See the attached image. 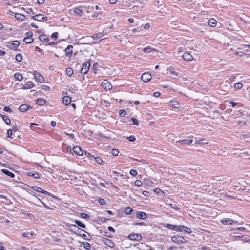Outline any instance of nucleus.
<instances>
[{"label": "nucleus", "mask_w": 250, "mask_h": 250, "mask_svg": "<svg viewBox=\"0 0 250 250\" xmlns=\"http://www.w3.org/2000/svg\"><path fill=\"white\" fill-rule=\"evenodd\" d=\"M171 241L177 244H183L186 241L185 240L184 237L182 236L175 235L171 237Z\"/></svg>", "instance_id": "obj_2"}, {"label": "nucleus", "mask_w": 250, "mask_h": 250, "mask_svg": "<svg viewBox=\"0 0 250 250\" xmlns=\"http://www.w3.org/2000/svg\"><path fill=\"white\" fill-rule=\"evenodd\" d=\"M94 159H95L96 162L99 164H101L103 163V160L100 157H95V158H94Z\"/></svg>", "instance_id": "obj_46"}, {"label": "nucleus", "mask_w": 250, "mask_h": 250, "mask_svg": "<svg viewBox=\"0 0 250 250\" xmlns=\"http://www.w3.org/2000/svg\"><path fill=\"white\" fill-rule=\"evenodd\" d=\"M66 75L69 77H71L73 74V71L71 68H67L66 70Z\"/></svg>", "instance_id": "obj_36"}, {"label": "nucleus", "mask_w": 250, "mask_h": 250, "mask_svg": "<svg viewBox=\"0 0 250 250\" xmlns=\"http://www.w3.org/2000/svg\"><path fill=\"white\" fill-rule=\"evenodd\" d=\"M34 87V84L31 81H28L25 83L24 86L22 87L24 89H31Z\"/></svg>", "instance_id": "obj_17"}, {"label": "nucleus", "mask_w": 250, "mask_h": 250, "mask_svg": "<svg viewBox=\"0 0 250 250\" xmlns=\"http://www.w3.org/2000/svg\"><path fill=\"white\" fill-rule=\"evenodd\" d=\"M29 108V106L28 105L24 104L21 105L19 107V110L21 112H24L26 111Z\"/></svg>", "instance_id": "obj_20"}, {"label": "nucleus", "mask_w": 250, "mask_h": 250, "mask_svg": "<svg viewBox=\"0 0 250 250\" xmlns=\"http://www.w3.org/2000/svg\"><path fill=\"white\" fill-rule=\"evenodd\" d=\"M183 230H184V231L185 232H186L187 233H190L191 232L189 228H188V227H185V226Z\"/></svg>", "instance_id": "obj_56"}, {"label": "nucleus", "mask_w": 250, "mask_h": 250, "mask_svg": "<svg viewBox=\"0 0 250 250\" xmlns=\"http://www.w3.org/2000/svg\"><path fill=\"white\" fill-rule=\"evenodd\" d=\"M104 35L102 33H98L97 34H95L92 37H89L90 39H92L93 40L95 39H99L103 37Z\"/></svg>", "instance_id": "obj_21"}, {"label": "nucleus", "mask_w": 250, "mask_h": 250, "mask_svg": "<svg viewBox=\"0 0 250 250\" xmlns=\"http://www.w3.org/2000/svg\"><path fill=\"white\" fill-rule=\"evenodd\" d=\"M20 42L18 41L15 40L12 42L11 45L13 48H15L18 47L20 45Z\"/></svg>", "instance_id": "obj_37"}, {"label": "nucleus", "mask_w": 250, "mask_h": 250, "mask_svg": "<svg viewBox=\"0 0 250 250\" xmlns=\"http://www.w3.org/2000/svg\"><path fill=\"white\" fill-rule=\"evenodd\" d=\"M26 173L29 176L33 177L35 179H39L40 178V174L37 172L29 171H27Z\"/></svg>", "instance_id": "obj_15"}, {"label": "nucleus", "mask_w": 250, "mask_h": 250, "mask_svg": "<svg viewBox=\"0 0 250 250\" xmlns=\"http://www.w3.org/2000/svg\"><path fill=\"white\" fill-rule=\"evenodd\" d=\"M128 237L130 240L136 241L141 240L142 238L141 234H130Z\"/></svg>", "instance_id": "obj_9"}, {"label": "nucleus", "mask_w": 250, "mask_h": 250, "mask_svg": "<svg viewBox=\"0 0 250 250\" xmlns=\"http://www.w3.org/2000/svg\"><path fill=\"white\" fill-rule=\"evenodd\" d=\"M131 120H132L134 125H138V121H137V120L136 119L132 118L131 119Z\"/></svg>", "instance_id": "obj_58"}, {"label": "nucleus", "mask_w": 250, "mask_h": 250, "mask_svg": "<svg viewBox=\"0 0 250 250\" xmlns=\"http://www.w3.org/2000/svg\"><path fill=\"white\" fill-rule=\"evenodd\" d=\"M135 185L137 186H141L142 185V182L141 181L137 180L135 181Z\"/></svg>", "instance_id": "obj_54"}, {"label": "nucleus", "mask_w": 250, "mask_h": 250, "mask_svg": "<svg viewBox=\"0 0 250 250\" xmlns=\"http://www.w3.org/2000/svg\"><path fill=\"white\" fill-rule=\"evenodd\" d=\"M14 78L18 81H21L22 80V76L21 74L19 73H16L14 75Z\"/></svg>", "instance_id": "obj_35"}, {"label": "nucleus", "mask_w": 250, "mask_h": 250, "mask_svg": "<svg viewBox=\"0 0 250 250\" xmlns=\"http://www.w3.org/2000/svg\"><path fill=\"white\" fill-rule=\"evenodd\" d=\"M195 143L196 144H207L208 143L207 142H206V140H205L204 139H202L196 141Z\"/></svg>", "instance_id": "obj_43"}, {"label": "nucleus", "mask_w": 250, "mask_h": 250, "mask_svg": "<svg viewBox=\"0 0 250 250\" xmlns=\"http://www.w3.org/2000/svg\"><path fill=\"white\" fill-rule=\"evenodd\" d=\"M84 8L83 7H81V6H80V7H76L74 9V13L75 14L78 16H82L83 13V12H84Z\"/></svg>", "instance_id": "obj_8"}, {"label": "nucleus", "mask_w": 250, "mask_h": 250, "mask_svg": "<svg viewBox=\"0 0 250 250\" xmlns=\"http://www.w3.org/2000/svg\"><path fill=\"white\" fill-rule=\"evenodd\" d=\"M127 139L130 142H133L136 139L134 136H130L127 137Z\"/></svg>", "instance_id": "obj_53"}, {"label": "nucleus", "mask_w": 250, "mask_h": 250, "mask_svg": "<svg viewBox=\"0 0 250 250\" xmlns=\"http://www.w3.org/2000/svg\"><path fill=\"white\" fill-rule=\"evenodd\" d=\"M239 156L241 157H244L246 159H249L250 158L248 157L249 155L247 153V152H243L240 154Z\"/></svg>", "instance_id": "obj_44"}, {"label": "nucleus", "mask_w": 250, "mask_h": 250, "mask_svg": "<svg viewBox=\"0 0 250 250\" xmlns=\"http://www.w3.org/2000/svg\"><path fill=\"white\" fill-rule=\"evenodd\" d=\"M34 76L35 77L36 80L40 83H42L44 81L43 77L40 75V74L37 71L34 72Z\"/></svg>", "instance_id": "obj_11"}, {"label": "nucleus", "mask_w": 250, "mask_h": 250, "mask_svg": "<svg viewBox=\"0 0 250 250\" xmlns=\"http://www.w3.org/2000/svg\"><path fill=\"white\" fill-rule=\"evenodd\" d=\"M119 151L118 149H112V154L115 156H116L118 155L119 154Z\"/></svg>", "instance_id": "obj_48"}, {"label": "nucleus", "mask_w": 250, "mask_h": 250, "mask_svg": "<svg viewBox=\"0 0 250 250\" xmlns=\"http://www.w3.org/2000/svg\"><path fill=\"white\" fill-rule=\"evenodd\" d=\"M80 215L82 218L84 219H88L89 217V215L85 213H81Z\"/></svg>", "instance_id": "obj_47"}, {"label": "nucleus", "mask_w": 250, "mask_h": 250, "mask_svg": "<svg viewBox=\"0 0 250 250\" xmlns=\"http://www.w3.org/2000/svg\"><path fill=\"white\" fill-rule=\"evenodd\" d=\"M2 118L6 124L9 125L10 124L11 121L8 116L6 115H2Z\"/></svg>", "instance_id": "obj_32"}, {"label": "nucleus", "mask_w": 250, "mask_h": 250, "mask_svg": "<svg viewBox=\"0 0 250 250\" xmlns=\"http://www.w3.org/2000/svg\"><path fill=\"white\" fill-rule=\"evenodd\" d=\"M185 226H177L175 225V228L174 230L177 231H182L183 229H184Z\"/></svg>", "instance_id": "obj_31"}, {"label": "nucleus", "mask_w": 250, "mask_h": 250, "mask_svg": "<svg viewBox=\"0 0 250 250\" xmlns=\"http://www.w3.org/2000/svg\"><path fill=\"white\" fill-rule=\"evenodd\" d=\"M192 140H181L178 142L183 144H190L192 142Z\"/></svg>", "instance_id": "obj_33"}, {"label": "nucleus", "mask_w": 250, "mask_h": 250, "mask_svg": "<svg viewBox=\"0 0 250 250\" xmlns=\"http://www.w3.org/2000/svg\"><path fill=\"white\" fill-rule=\"evenodd\" d=\"M39 40L44 42H46L48 41L49 39L45 35H40L39 37Z\"/></svg>", "instance_id": "obj_26"}, {"label": "nucleus", "mask_w": 250, "mask_h": 250, "mask_svg": "<svg viewBox=\"0 0 250 250\" xmlns=\"http://www.w3.org/2000/svg\"><path fill=\"white\" fill-rule=\"evenodd\" d=\"M243 84L241 83L238 82L235 83L234 87L237 90H240L242 88Z\"/></svg>", "instance_id": "obj_34"}, {"label": "nucleus", "mask_w": 250, "mask_h": 250, "mask_svg": "<svg viewBox=\"0 0 250 250\" xmlns=\"http://www.w3.org/2000/svg\"><path fill=\"white\" fill-rule=\"evenodd\" d=\"M126 114V112L123 110V109H121L119 111V115L121 117H124Z\"/></svg>", "instance_id": "obj_49"}, {"label": "nucleus", "mask_w": 250, "mask_h": 250, "mask_svg": "<svg viewBox=\"0 0 250 250\" xmlns=\"http://www.w3.org/2000/svg\"><path fill=\"white\" fill-rule=\"evenodd\" d=\"M136 217L141 219H145L147 218L146 214L143 211H137L136 213Z\"/></svg>", "instance_id": "obj_13"}, {"label": "nucleus", "mask_w": 250, "mask_h": 250, "mask_svg": "<svg viewBox=\"0 0 250 250\" xmlns=\"http://www.w3.org/2000/svg\"><path fill=\"white\" fill-rule=\"evenodd\" d=\"M7 137L8 138H13V137H12V130L11 129H8L7 130Z\"/></svg>", "instance_id": "obj_52"}, {"label": "nucleus", "mask_w": 250, "mask_h": 250, "mask_svg": "<svg viewBox=\"0 0 250 250\" xmlns=\"http://www.w3.org/2000/svg\"><path fill=\"white\" fill-rule=\"evenodd\" d=\"M62 101L63 104L67 105L71 102V99L70 97L66 96L63 97Z\"/></svg>", "instance_id": "obj_19"}, {"label": "nucleus", "mask_w": 250, "mask_h": 250, "mask_svg": "<svg viewBox=\"0 0 250 250\" xmlns=\"http://www.w3.org/2000/svg\"><path fill=\"white\" fill-rule=\"evenodd\" d=\"M99 203L100 205H105L106 203V202L105 201L104 199H103V198H101L99 200Z\"/></svg>", "instance_id": "obj_50"}, {"label": "nucleus", "mask_w": 250, "mask_h": 250, "mask_svg": "<svg viewBox=\"0 0 250 250\" xmlns=\"http://www.w3.org/2000/svg\"><path fill=\"white\" fill-rule=\"evenodd\" d=\"M167 73L170 74L172 76H173V78L175 79L177 77L179 76V74L178 72L174 71V68L173 67H170L168 68L167 70Z\"/></svg>", "instance_id": "obj_5"}, {"label": "nucleus", "mask_w": 250, "mask_h": 250, "mask_svg": "<svg viewBox=\"0 0 250 250\" xmlns=\"http://www.w3.org/2000/svg\"><path fill=\"white\" fill-rule=\"evenodd\" d=\"M170 105L175 108H179V103L177 101H171L169 103Z\"/></svg>", "instance_id": "obj_25"}, {"label": "nucleus", "mask_w": 250, "mask_h": 250, "mask_svg": "<svg viewBox=\"0 0 250 250\" xmlns=\"http://www.w3.org/2000/svg\"><path fill=\"white\" fill-rule=\"evenodd\" d=\"M236 78V75H232L229 78V80L231 81H234L235 79Z\"/></svg>", "instance_id": "obj_64"}, {"label": "nucleus", "mask_w": 250, "mask_h": 250, "mask_svg": "<svg viewBox=\"0 0 250 250\" xmlns=\"http://www.w3.org/2000/svg\"><path fill=\"white\" fill-rule=\"evenodd\" d=\"M29 235L32 236L33 234L32 233H29V232H24L22 234L23 237H27V238H29Z\"/></svg>", "instance_id": "obj_51"}, {"label": "nucleus", "mask_w": 250, "mask_h": 250, "mask_svg": "<svg viewBox=\"0 0 250 250\" xmlns=\"http://www.w3.org/2000/svg\"><path fill=\"white\" fill-rule=\"evenodd\" d=\"M90 66V62L88 61L85 62L81 69V74H85L87 73L89 70Z\"/></svg>", "instance_id": "obj_3"}, {"label": "nucleus", "mask_w": 250, "mask_h": 250, "mask_svg": "<svg viewBox=\"0 0 250 250\" xmlns=\"http://www.w3.org/2000/svg\"><path fill=\"white\" fill-rule=\"evenodd\" d=\"M3 110L6 112H11V109L9 106H5L3 108Z\"/></svg>", "instance_id": "obj_59"}, {"label": "nucleus", "mask_w": 250, "mask_h": 250, "mask_svg": "<svg viewBox=\"0 0 250 250\" xmlns=\"http://www.w3.org/2000/svg\"><path fill=\"white\" fill-rule=\"evenodd\" d=\"M104 243L110 248H113L115 246L114 243L110 239L105 238L104 241Z\"/></svg>", "instance_id": "obj_16"}, {"label": "nucleus", "mask_w": 250, "mask_h": 250, "mask_svg": "<svg viewBox=\"0 0 250 250\" xmlns=\"http://www.w3.org/2000/svg\"><path fill=\"white\" fill-rule=\"evenodd\" d=\"M234 222V221L233 220H232L231 219H229V218H227V219L224 218L221 220V223L223 224L231 225Z\"/></svg>", "instance_id": "obj_18"}, {"label": "nucleus", "mask_w": 250, "mask_h": 250, "mask_svg": "<svg viewBox=\"0 0 250 250\" xmlns=\"http://www.w3.org/2000/svg\"><path fill=\"white\" fill-rule=\"evenodd\" d=\"M75 223L78 225V226H79L80 227H82V228H85V224L82 223L81 221H80L79 220H76L75 221Z\"/></svg>", "instance_id": "obj_40"}, {"label": "nucleus", "mask_w": 250, "mask_h": 250, "mask_svg": "<svg viewBox=\"0 0 250 250\" xmlns=\"http://www.w3.org/2000/svg\"><path fill=\"white\" fill-rule=\"evenodd\" d=\"M32 188L34 190H35V191H36L37 192H41V190L42 189L40 188L36 187V186L33 187Z\"/></svg>", "instance_id": "obj_57"}, {"label": "nucleus", "mask_w": 250, "mask_h": 250, "mask_svg": "<svg viewBox=\"0 0 250 250\" xmlns=\"http://www.w3.org/2000/svg\"><path fill=\"white\" fill-rule=\"evenodd\" d=\"M41 192L43 193V194H46V195H48L49 196H50L52 198H56V196L53 195V194H52L51 193L47 192V191L45 190H43V189H42L41 190Z\"/></svg>", "instance_id": "obj_38"}, {"label": "nucleus", "mask_w": 250, "mask_h": 250, "mask_svg": "<svg viewBox=\"0 0 250 250\" xmlns=\"http://www.w3.org/2000/svg\"><path fill=\"white\" fill-rule=\"evenodd\" d=\"M72 49L73 46L71 45H69L64 50L65 54L66 55H68L71 54L72 53Z\"/></svg>", "instance_id": "obj_22"}, {"label": "nucleus", "mask_w": 250, "mask_h": 250, "mask_svg": "<svg viewBox=\"0 0 250 250\" xmlns=\"http://www.w3.org/2000/svg\"><path fill=\"white\" fill-rule=\"evenodd\" d=\"M171 208L175 209L177 210H179L180 209V208L178 207L176 205H172L171 204Z\"/></svg>", "instance_id": "obj_62"}, {"label": "nucleus", "mask_w": 250, "mask_h": 250, "mask_svg": "<svg viewBox=\"0 0 250 250\" xmlns=\"http://www.w3.org/2000/svg\"><path fill=\"white\" fill-rule=\"evenodd\" d=\"M2 172L4 173L5 174L7 175L8 176H10L11 178H13L15 176V175L14 173H12L11 172L9 171L7 169H3L1 170Z\"/></svg>", "instance_id": "obj_23"}, {"label": "nucleus", "mask_w": 250, "mask_h": 250, "mask_svg": "<svg viewBox=\"0 0 250 250\" xmlns=\"http://www.w3.org/2000/svg\"><path fill=\"white\" fill-rule=\"evenodd\" d=\"M33 41H34L33 39L31 37H25L23 39V41L26 43H28V44L32 43L33 42Z\"/></svg>", "instance_id": "obj_28"}, {"label": "nucleus", "mask_w": 250, "mask_h": 250, "mask_svg": "<svg viewBox=\"0 0 250 250\" xmlns=\"http://www.w3.org/2000/svg\"><path fill=\"white\" fill-rule=\"evenodd\" d=\"M45 103V100L43 99H38L36 100V104L38 105H42Z\"/></svg>", "instance_id": "obj_29"}, {"label": "nucleus", "mask_w": 250, "mask_h": 250, "mask_svg": "<svg viewBox=\"0 0 250 250\" xmlns=\"http://www.w3.org/2000/svg\"><path fill=\"white\" fill-rule=\"evenodd\" d=\"M132 211L133 210L130 207H126L125 208V212L126 214L129 215L132 213Z\"/></svg>", "instance_id": "obj_39"}, {"label": "nucleus", "mask_w": 250, "mask_h": 250, "mask_svg": "<svg viewBox=\"0 0 250 250\" xmlns=\"http://www.w3.org/2000/svg\"><path fill=\"white\" fill-rule=\"evenodd\" d=\"M130 174L131 175H132V176H135V175H137V171H136V170H134V169H131V170H130Z\"/></svg>", "instance_id": "obj_55"}, {"label": "nucleus", "mask_w": 250, "mask_h": 250, "mask_svg": "<svg viewBox=\"0 0 250 250\" xmlns=\"http://www.w3.org/2000/svg\"><path fill=\"white\" fill-rule=\"evenodd\" d=\"M151 79V75L149 72H147L144 73L141 76V79L142 81L146 83L149 82Z\"/></svg>", "instance_id": "obj_6"}, {"label": "nucleus", "mask_w": 250, "mask_h": 250, "mask_svg": "<svg viewBox=\"0 0 250 250\" xmlns=\"http://www.w3.org/2000/svg\"><path fill=\"white\" fill-rule=\"evenodd\" d=\"M33 19L35 20L40 21H44L47 20V17L46 16H44V15L42 14H38L36 15H35L33 17Z\"/></svg>", "instance_id": "obj_7"}, {"label": "nucleus", "mask_w": 250, "mask_h": 250, "mask_svg": "<svg viewBox=\"0 0 250 250\" xmlns=\"http://www.w3.org/2000/svg\"><path fill=\"white\" fill-rule=\"evenodd\" d=\"M247 183L242 178L238 180L237 182L235 183L234 185V189L237 190H245L246 187Z\"/></svg>", "instance_id": "obj_1"}, {"label": "nucleus", "mask_w": 250, "mask_h": 250, "mask_svg": "<svg viewBox=\"0 0 250 250\" xmlns=\"http://www.w3.org/2000/svg\"><path fill=\"white\" fill-rule=\"evenodd\" d=\"M236 229L239 231H245L246 229L243 227H239L236 228Z\"/></svg>", "instance_id": "obj_60"}, {"label": "nucleus", "mask_w": 250, "mask_h": 250, "mask_svg": "<svg viewBox=\"0 0 250 250\" xmlns=\"http://www.w3.org/2000/svg\"><path fill=\"white\" fill-rule=\"evenodd\" d=\"M73 151L76 155L79 156H82L83 154L81 148L78 146H76L73 148Z\"/></svg>", "instance_id": "obj_10"}, {"label": "nucleus", "mask_w": 250, "mask_h": 250, "mask_svg": "<svg viewBox=\"0 0 250 250\" xmlns=\"http://www.w3.org/2000/svg\"><path fill=\"white\" fill-rule=\"evenodd\" d=\"M142 51L144 53H150V52H151L152 51H157L155 49L152 48H151L150 47H147L144 48L142 49Z\"/></svg>", "instance_id": "obj_27"}, {"label": "nucleus", "mask_w": 250, "mask_h": 250, "mask_svg": "<svg viewBox=\"0 0 250 250\" xmlns=\"http://www.w3.org/2000/svg\"><path fill=\"white\" fill-rule=\"evenodd\" d=\"M52 38H54L55 39H56L58 38V33L57 32H54L52 34L51 36Z\"/></svg>", "instance_id": "obj_61"}, {"label": "nucleus", "mask_w": 250, "mask_h": 250, "mask_svg": "<svg viewBox=\"0 0 250 250\" xmlns=\"http://www.w3.org/2000/svg\"><path fill=\"white\" fill-rule=\"evenodd\" d=\"M208 24L211 27H215L216 25V21L213 18L210 19L208 21Z\"/></svg>", "instance_id": "obj_24"}, {"label": "nucleus", "mask_w": 250, "mask_h": 250, "mask_svg": "<svg viewBox=\"0 0 250 250\" xmlns=\"http://www.w3.org/2000/svg\"><path fill=\"white\" fill-rule=\"evenodd\" d=\"M108 230L109 231H110L112 232H115V229H114L112 227H111V226H109V227H108Z\"/></svg>", "instance_id": "obj_63"}, {"label": "nucleus", "mask_w": 250, "mask_h": 250, "mask_svg": "<svg viewBox=\"0 0 250 250\" xmlns=\"http://www.w3.org/2000/svg\"><path fill=\"white\" fill-rule=\"evenodd\" d=\"M15 17L17 20H23L25 17L23 14L16 13L15 15Z\"/></svg>", "instance_id": "obj_30"}, {"label": "nucleus", "mask_w": 250, "mask_h": 250, "mask_svg": "<svg viewBox=\"0 0 250 250\" xmlns=\"http://www.w3.org/2000/svg\"><path fill=\"white\" fill-rule=\"evenodd\" d=\"M233 238L234 239V240H237L238 239H239L243 242H248L249 240L248 237L244 235L234 236Z\"/></svg>", "instance_id": "obj_14"}, {"label": "nucleus", "mask_w": 250, "mask_h": 250, "mask_svg": "<svg viewBox=\"0 0 250 250\" xmlns=\"http://www.w3.org/2000/svg\"><path fill=\"white\" fill-rule=\"evenodd\" d=\"M166 227L170 229L174 230L175 225L170 224H167Z\"/></svg>", "instance_id": "obj_45"}, {"label": "nucleus", "mask_w": 250, "mask_h": 250, "mask_svg": "<svg viewBox=\"0 0 250 250\" xmlns=\"http://www.w3.org/2000/svg\"><path fill=\"white\" fill-rule=\"evenodd\" d=\"M183 59L185 61H190L193 60V57L188 52H185L182 55Z\"/></svg>", "instance_id": "obj_12"}, {"label": "nucleus", "mask_w": 250, "mask_h": 250, "mask_svg": "<svg viewBox=\"0 0 250 250\" xmlns=\"http://www.w3.org/2000/svg\"><path fill=\"white\" fill-rule=\"evenodd\" d=\"M82 244L83 245L84 248L87 250H89L90 249V244L88 242H83Z\"/></svg>", "instance_id": "obj_41"}, {"label": "nucleus", "mask_w": 250, "mask_h": 250, "mask_svg": "<svg viewBox=\"0 0 250 250\" xmlns=\"http://www.w3.org/2000/svg\"><path fill=\"white\" fill-rule=\"evenodd\" d=\"M22 57L21 54L16 55L15 59L17 62H20L22 60Z\"/></svg>", "instance_id": "obj_42"}, {"label": "nucleus", "mask_w": 250, "mask_h": 250, "mask_svg": "<svg viewBox=\"0 0 250 250\" xmlns=\"http://www.w3.org/2000/svg\"><path fill=\"white\" fill-rule=\"evenodd\" d=\"M102 87L106 90H110L112 88L111 84L107 80H104L101 83Z\"/></svg>", "instance_id": "obj_4"}]
</instances>
